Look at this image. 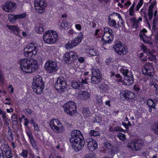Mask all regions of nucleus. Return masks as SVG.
Listing matches in <instances>:
<instances>
[{"label": "nucleus", "instance_id": "f8f14e48", "mask_svg": "<svg viewBox=\"0 0 158 158\" xmlns=\"http://www.w3.org/2000/svg\"><path fill=\"white\" fill-rule=\"evenodd\" d=\"M142 72L144 75H147L150 77H152L154 74V69L153 67L152 63L148 62L146 63L143 69Z\"/></svg>", "mask_w": 158, "mask_h": 158}, {"label": "nucleus", "instance_id": "a18cd8bd", "mask_svg": "<svg viewBox=\"0 0 158 158\" xmlns=\"http://www.w3.org/2000/svg\"><path fill=\"white\" fill-rule=\"evenodd\" d=\"M89 53L92 56H95L97 55V52L96 50L94 49H90L89 50Z\"/></svg>", "mask_w": 158, "mask_h": 158}, {"label": "nucleus", "instance_id": "aec40b11", "mask_svg": "<svg viewBox=\"0 0 158 158\" xmlns=\"http://www.w3.org/2000/svg\"><path fill=\"white\" fill-rule=\"evenodd\" d=\"M27 134L33 147L36 150L38 149L36 142L35 140L34 137L32 133L30 131H27Z\"/></svg>", "mask_w": 158, "mask_h": 158}, {"label": "nucleus", "instance_id": "f3484780", "mask_svg": "<svg viewBox=\"0 0 158 158\" xmlns=\"http://www.w3.org/2000/svg\"><path fill=\"white\" fill-rule=\"evenodd\" d=\"M16 7L15 3L11 1H7L2 6V9L6 12H12Z\"/></svg>", "mask_w": 158, "mask_h": 158}, {"label": "nucleus", "instance_id": "c03bdc74", "mask_svg": "<svg viewBox=\"0 0 158 158\" xmlns=\"http://www.w3.org/2000/svg\"><path fill=\"white\" fill-rule=\"evenodd\" d=\"M4 122V125L6 126H8V127L9 123V122L10 120L9 119L6 117H5L2 118Z\"/></svg>", "mask_w": 158, "mask_h": 158}, {"label": "nucleus", "instance_id": "09e8293b", "mask_svg": "<svg viewBox=\"0 0 158 158\" xmlns=\"http://www.w3.org/2000/svg\"><path fill=\"white\" fill-rule=\"evenodd\" d=\"M148 58L150 61H155L156 57L154 55L151 54L148 57Z\"/></svg>", "mask_w": 158, "mask_h": 158}, {"label": "nucleus", "instance_id": "f03ea898", "mask_svg": "<svg viewBox=\"0 0 158 158\" xmlns=\"http://www.w3.org/2000/svg\"><path fill=\"white\" fill-rule=\"evenodd\" d=\"M32 87L34 92L36 93L39 94L42 92L44 88V84L41 76L37 75L35 77Z\"/></svg>", "mask_w": 158, "mask_h": 158}, {"label": "nucleus", "instance_id": "37998d69", "mask_svg": "<svg viewBox=\"0 0 158 158\" xmlns=\"http://www.w3.org/2000/svg\"><path fill=\"white\" fill-rule=\"evenodd\" d=\"M8 135H9L11 139V140H13L14 136L12 134V130L9 126L8 127Z\"/></svg>", "mask_w": 158, "mask_h": 158}, {"label": "nucleus", "instance_id": "e433bc0d", "mask_svg": "<svg viewBox=\"0 0 158 158\" xmlns=\"http://www.w3.org/2000/svg\"><path fill=\"white\" fill-rule=\"evenodd\" d=\"M89 134L90 136H96L99 135L100 133L98 131L92 130L89 132Z\"/></svg>", "mask_w": 158, "mask_h": 158}, {"label": "nucleus", "instance_id": "a211bd4d", "mask_svg": "<svg viewBox=\"0 0 158 158\" xmlns=\"http://www.w3.org/2000/svg\"><path fill=\"white\" fill-rule=\"evenodd\" d=\"M73 148L76 151H78L83 148L85 144L84 140L71 143Z\"/></svg>", "mask_w": 158, "mask_h": 158}, {"label": "nucleus", "instance_id": "603ef678", "mask_svg": "<svg viewBox=\"0 0 158 158\" xmlns=\"http://www.w3.org/2000/svg\"><path fill=\"white\" fill-rule=\"evenodd\" d=\"M143 4V2H139L135 8L136 11H138Z\"/></svg>", "mask_w": 158, "mask_h": 158}, {"label": "nucleus", "instance_id": "bb28decb", "mask_svg": "<svg viewBox=\"0 0 158 158\" xmlns=\"http://www.w3.org/2000/svg\"><path fill=\"white\" fill-rule=\"evenodd\" d=\"M79 95L81 99L87 100L90 97V94L87 91H84L79 94Z\"/></svg>", "mask_w": 158, "mask_h": 158}, {"label": "nucleus", "instance_id": "ddd939ff", "mask_svg": "<svg viewBox=\"0 0 158 158\" xmlns=\"http://www.w3.org/2000/svg\"><path fill=\"white\" fill-rule=\"evenodd\" d=\"M84 140L83 137L81 132L78 130L73 131L71 133V137L70 139L71 143Z\"/></svg>", "mask_w": 158, "mask_h": 158}, {"label": "nucleus", "instance_id": "4c0bfd02", "mask_svg": "<svg viewBox=\"0 0 158 158\" xmlns=\"http://www.w3.org/2000/svg\"><path fill=\"white\" fill-rule=\"evenodd\" d=\"M117 137L120 140L122 141H124L126 139L125 135L121 133H118Z\"/></svg>", "mask_w": 158, "mask_h": 158}, {"label": "nucleus", "instance_id": "a19ab883", "mask_svg": "<svg viewBox=\"0 0 158 158\" xmlns=\"http://www.w3.org/2000/svg\"><path fill=\"white\" fill-rule=\"evenodd\" d=\"M104 144L106 148L111 149L113 148L111 144L107 142H104Z\"/></svg>", "mask_w": 158, "mask_h": 158}, {"label": "nucleus", "instance_id": "412c9836", "mask_svg": "<svg viewBox=\"0 0 158 158\" xmlns=\"http://www.w3.org/2000/svg\"><path fill=\"white\" fill-rule=\"evenodd\" d=\"M26 16V14L24 13L17 15H10L9 16V19L11 22H14L17 19L24 18Z\"/></svg>", "mask_w": 158, "mask_h": 158}, {"label": "nucleus", "instance_id": "2f4dec72", "mask_svg": "<svg viewBox=\"0 0 158 158\" xmlns=\"http://www.w3.org/2000/svg\"><path fill=\"white\" fill-rule=\"evenodd\" d=\"M120 71L123 75L126 77L131 74V73L126 68H122L120 69Z\"/></svg>", "mask_w": 158, "mask_h": 158}, {"label": "nucleus", "instance_id": "c9c22d12", "mask_svg": "<svg viewBox=\"0 0 158 158\" xmlns=\"http://www.w3.org/2000/svg\"><path fill=\"white\" fill-rule=\"evenodd\" d=\"M108 23L110 27H116V23L115 20L113 19H111V18L109 17L108 18Z\"/></svg>", "mask_w": 158, "mask_h": 158}, {"label": "nucleus", "instance_id": "6e6d98bb", "mask_svg": "<svg viewBox=\"0 0 158 158\" xmlns=\"http://www.w3.org/2000/svg\"><path fill=\"white\" fill-rule=\"evenodd\" d=\"M82 39H81L78 37H77L74 40L77 43V44L80 42H81Z\"/></svg>", "mask_w": 158, "mask_h": 158}, {"label": "nucleus", "instance_id": "4d7b16f0", "mask_svg": "<svg viewBox=\"0 0 158 158\" xmlns=\"http://www.w3.org/2000/svg\"><path fill=\"white\" fill-rule=\"evenodd\" d=\"M79 62L81 63H83L84 62L85 58L83 57H80L78 59Z\"/></svg>", "mask_w": 158, "mask_h": 158}, {"label": "nucleus", "instance_id": "9b49d317", "mask_svg": "<svg viewBox=\"0 0 158 158\" xmlns=\"http://www.w3.org/2000/svg\"><path fill=\"white\" fill-rule=\"evenodd\" d=\"M44 68L45 70L49 73L56 72L58 69L56 63L51 60H48L46 62Z\"/></svg>", "mask_w": 158, "mask_h": 158}, {"label": "nucleus", "instance_id": "8fccbe9b", "mask_svg": "<svg viewBox=\"0 0 158 158\" xmlns=\"http://www.w3.org/2000/svg\"><path fill=\"white\" fill-rule=\"evenodd\" d=\"M114 131H123V130L119 126L114 127Z\"/></svg>", "mask_w": 158, "mask_h": 158}, {"label": "nucleus", "instance_id": "473e14b6", "mask_svg": "<svg viewBox=\"0 0 158 158\" xmlns=\"http://www.w3.org/2000/svg\"><path fill=\"white\" fill-rule=\"evenodd\" d=\"M151 84L155 88V90L158 92V81L155 79H152Z\"/></svg>", "mask_w": 158, "mask_h": 158}, {"label": "nucleus", "instance_id": "69168bd1", "mask_svg": "<svg viewBox=\"0 0 158 158\" xmlns=\"http://www.w3.org/2000/svg\"><path fill=\"white\" fill-rule=\"evenodd\" d=\"M114 14H115L116 16H117V17L120 20H121V21H122V18L119 14L115 13H114Z\"/></svg>", "mask_w": 158, "mask_h": 158}, {"label": "nucleus", "instance_id": "393cba45", "mask_svg": "<svg viewBox=\"0 0 158 158\" xmlns=\"http://www.w3.org/2000/svg\"><path fill=\"white\" fill-rule=\"evenodd\" d=\"M130 21L132 27L134 28H137L138 27V23L139 22L135 18L131 17L129 19Z\"/></svg>", "mask_w": 158, "mask_h": 158}, {"label": "nucleus", "instance_id": "423d86ee", "mask_svg": "<svg viewBox=\"0 0 158 158\" xmlns=\"http://www.w3.org/2000/svg\"><path fill=\"white\" fill-rule=\"evenodd\" d=\"M63 107L65 112L70 116H73L76 112V107L74 102H68Z\"/></svg>", "mask_w": 158, "mask_h": 158}, {"label": "nucleus", "instance_id": "4468645a", "mask_svg": "<svg viewBox=\"0 0 158 158\" xmlns=\"http://www.w3.org/2000/svg\"><path fill=\"white\" fill-rule=\"evenodd\" d=\"M143 146L142 141L140 140H137L129 143L127 147L133 151L140 150Z\"/></svg>", "mask_w": 158, "mask_h": 158}, {"label": "nucleus", "instance_id": "0eeeda50", "mask_svg": "<svg viewBox=\"0 0 158 158\" xmlns=\"http://www.w3.org/2000/svg\"><path fill=\"white\" fill-rule=\"evenodd\" d=\"M92 77L91 83L93 84H97L100 81L102 75L100 70L92 68L91 69Z\"/></svg>", "mask_w": 158, "mask_h": 158}, {"label": "nucleus", "instance_id": "6ab92c4d", "mask_svg": "<svg viewBox=\"0 0 158 158\" xmlns=\"http://www.w3.org/2000/svg\"><path fill=\"white\" fill-rule=\"evenodd\" d=\"M86 141L87 148L91 151H93L97 148L98 145L96 140L89 138L87 139Z\"/></svg>", "mask_w": 158, "mask_h": 158}, {"label": "nucleus", "instance_id": "c756f323", "mask_svg": "<svg viewBox=\"0 0 158 158\" xmlns=\"http://www.w3.org/2000/svg\"><path fill=\"white\" fill-rule=\"evenodd\" d=\"M155 4L153 2L151 3V5L149 6L148 8V16L149 19H151L153 16V8L155 5Z\"/></svg>", "mask_w": 158, "mask_h": 158}, {"label": "nucleus", "instance_id": "39448f33", "mask_svg": "<svg viewBox=\"0 0 158 158\" xmlns=\"http://www.w3.org/2000/svg\"><path fill=\"white\" fill-rule=\"evenodd\" d=\"M58 35L56 32L53 31H48L44 34V41L48 44H52L56 41Z\"/></svg>", "mask_w": 158, "mask_h": 158}, {"label": "nucleus", "instance_id": "338daca9", "mask_svg": "<svg viewBox=\"0 0 158 158\" xmlns=\"http://www.w3.org/2000/svg\"><path fill=\"white\" fill-rule=\"evenodd\" d=\"M131 4L130 1H127L126 3H125L124 4L125 6L126 7V8L127 7L129 6Z\"/></svg>", "mask_w": 158, "mask_h": 158}, {"label": "nucleus", "instance_id": "e2e57ef3", "mask_svg": "<svg viewBox=\"0 0 158 158\" xmlns=\"http://www.w3.org/2000/svg\"><path fill=\"white\" fill-rule=\"evenodd\" d=\"M75 27L78 30H81V26L79 24H76L75 25Z\"/></svg>", "mask_w": 158, "mask_h": 158}, {"label": "nucleus", "instance_id": "7c9ffc66", "mask_svg": "<svg viewBox=\"0 0 158 158\" xmlns=\"http://www.w3.org/2000/svg\"><path fill=\"white\" fill-rule=\"evenodd\" d=\"M82 113L84 116L85 117H88L91 114L90 111L88 108H83Z\"/></svg>", "mask_w": 158, "mask_h": 158}, {"label": "nucleus", "instance_id": "f257e3e1", "mask_svg": "<svg viewBox=\"0 0 158 158\" xmlns=\"http://www.w3.org/2000/svg\"><path fill=\"white\" fill-rule=\"evenodd\" d=\"M20 64L22 71L26 73L33 72L38 68L37 62L34 59H22L20 60Z\"/></svg>", "mask_w": 158, "mask_h": 158}, {"label": "nucleus", "instance_id": "f704fd0d", "mask_svg": "<svg viewBox=\"0 0 158 158\" xmlns=\"http://www.w3.org/2000/svg\"><path fill=\"white\" fill-rule=\"evenodd\" d=\"M151 129L155 134L158 135V123L153 124L152 126Z\"/></svg>", "mask_w": 158, "mask_h": 158}, {"label": "nucleus", "instance_id": "dca6fc26", "mask_svg": "<svg viewBox=\"0 0 158 158\" xmlns=\"http://www.w3.org/2000/svg\"><path fill=\"white\" fill-rule=\"evenodd\" d=\"M114 48L116 53L120 55H124L128 52L126 47L121 44H116L114 46Z\"/></svg>", "mask_w": 158, "mask_h": 158}, {"label": "nucleus", "instance_id": "1a4fd4ad", "mask_svg": "<svg viewBox=\"0 0 158 158\" xmlns=\"http://www.w3.org/2000/svg\"><path fill=\"white\" fill-rule=\"evenodd\" d=\"M78 56L76 52L70 51L64 54V59L67 64H69L78 58Z\"/></svg>", "mask_w": 158, "mask_h": 158}, {"label": "nucleus", "instance_id": "052dcab7", "mask_svg": "<svg viewBox=\"0 0 158 158\" xmlns=\"http://www.w3.org/2000/svg\"><path fill=\"white\" fill-rule=\"evenodd\" d=\"M142 49L144 52H148L149 50L144 45L142 46Z\"/></svg>", "mask_w": 158, "mask_h": 158}, {"label": "nucleus", "instance_id": "20e7f679", "mask_svg": "<svg viewBox=\"0 0 158 158\" xmlns=\"http://www.w3.org/2000/svg\"><path fill=\"white\" fill-rule=\"evenodd\" d=\"M49 125L51 128L57 133H62L64 131V127L57 119H54L51 120L50 122Z\"/></svg>", "mask_w": 158, "mask_h": 158}, {"label": "nucleus", "instance_id": "49530a36", "mask_svg": "<svg viewBox=\"0 0 158 158\" xmlns=\"http://www.w3.org/2000/svg\"><path fill=\"white\" fill-rule=\"evenodd\" d=\"M106 85L104 84L101 85L100 87V91L102 92H105L106 90Z\"/></svg>", "mask_w": 158, "mask_h": 158}, {"label": "nucleus", "instance_id": "680f3d73", "mask_svg": "<svg viewBox=\"0 0 158 158\" xmlns=\"http://www.w3.org/2000/svg\"><path fill=\"white\" fill-rule=\"evenodd\" d=\"M115 77L117 78V79H118V80L119 82H121V80L122 79L121 77L120 76V75L119 74H116L115 75Z\"/></svg>", "mask_w": 158, "mask_h": 158}, {"label": "nucleus", "instance_id": "58836bf2", "mask_svg": "<svg viewBox=\"0 0 158 158\" xmlns=\"http://www.w3.org/2000/svg\"><path fill=\"white\" fill-rule=\"evenodd\" d=\"M135 5V3L134 2L131 6L130 7L129 10V14L131 16H133L134 15V8Z\"/></svg>", "mask_w": 158, "mask_h": 158}, {"label": "nucleus", "instance_id": "72a5a7b5", "mask_svg": "<svg viewBox=\"0 0 158 158\" xmlns=\"http://www.w3.org/2000/svg\"><path fill=\"white\" fill-rule=\"evenodd\" d=\"M147 103L150 108H153L155 109L156 108V103L152 99H149L148 100Z\"/></svg>", "mask_w": 158, "mask_h": 158}, {"label": "nucleus", "instance_id": "5701e85b", "mask_svg": "<svg viewBox=\"0 0 158 158\" xmlns=\"http://www.w3.org/2000/svg\"><path fill=\"white\" fill-rule=\"evenodd\" d=\"M71 86L74 89L78 90L81 89L83 87L81 82L77 81H73L71 83Z\"/></svg>", "mask_w": 158, "mask_h": 158}, {"label": "nucleus", "instance_id": "c85d7f7f", "mask_svg": "<svg viewBox=\"0 0 158 158\" xmlns=\"http://www.w3.org/2000/svg\"><path fill=\"white\" fill-rule=\"evenodd\" d=\"M8 29L14 31L16 35H19V33L20 31V29L17 26H9L8 25Z\"/></svg>", "mask_w": 158, "mask_h": 158}, {"label": "nucleus", "instance_id": "79ce46f5", "mask_svg": "<svg viewBox=\"0 0 158 158\" xmlns=\"http://www.w3.org/2000/svg\"><path fill=\"white\" fill-rule=\"evenodd\" d=\"M102 97L100 96H97L96 97L97 103L99 105L102 104Z\"/></svg>", "mask_w": 158, "mask_h": 158}, {"label": "nucleus", "instance_id": "bf43d9fd", "mask_svg": "<svg viewBox=\"0 0 158 158\" xmlns=\"http://www.w3.org/2000/svg\"><path fill=\"white\" fill-rule=\"evenodd\" d=\"M33 126L34 127V130L35 131H40L39 128L38 126V125L36 123Z\"/></svg>", "mask_w": 158, "mask_h": 158}, {"label": "nucleus", "instance_id": "5fc2aeb1", "mask_svg": "<svg viewBox=\"0 0 158 158\" xmlns=\"http://www.w3.org/2000/svg\"><path fill=\"white\" fill-rule=\"evenodd\" d=\"M112 61V60L111 58H108L106 60L105 62L107 64H109Z\"/></svg>", "mask_w": 158, "mask_h": 158}, {"label": "nucleus", "instance_id": "864d4df0", "mask_svg": "<svg viewBox=\"0 0 158 158\" xmlns=\"http://www.w3.org/2000/svg\"><path fill=\"white\" fill-rule=\"evenodd\" d=\"M68 25V23L66 21H63V22L61 24V26L62 27L64 28V27H67Z\"/></svg>", "mask_w": 158, "mask_h": 158}, {"label": "nucleus", "instance_id": "0e129e2a", "mask_svg": "<svg viewBox=\"0 0 158 158\" xmlns=\"http://www.w3.org/2000/svg\"><path fill=\"white\" fill-rule=\"evenodd\" d=\"M11 119L12 121L14 120H17L16 115L15 114H13L11 117Z\"/></svg>", "mask_w": 158, "mask_h": 158}, {"label": "nucleus", "instance_id": "9d476101", "mask_svg": "<svg viewBox=\"0 0 158 158\" xmlns=\"http://www.w3.org/2000/svg\"><path fill=\"white\" fill-rule=\"evenodd\" d=\"M66 84V82L64 79L59 77L55 82V87L59 92H63L65 89Z\"/></svg>", "mask_w": 158, "mask_h": 158}, {"label": "nucleus", "instance_id": "2eb2a0df", "mask_svg": "<svg viewBox=\"0 0 158 158\" xmlns=\"http://www.w3.org/2000/svg\"><path fill=\"white\" fill-rule=\"evenodd\" d=\"M120 98L122 100L125 99L129 101H132L135 98V95L131 92L127 90H122L120 94Z\"/></svg>", "mask_w": 158, "mask_h": 158}, {"label": "nucleus", "instance_id": "13d9d810", "mask_svg": "<svg viewBox=\"0 0 158 158\" xmlns=\"http://www.w3.org/2000/svg\"><path fill=\"white\" fill-rule=\"evenodd\" d=\"M0 158H5L4 157L3 151L0 147Z\"/></svg>", "mask_w": 158, "mask_h": 158}, {"label": "nucleus", "instance_id": "6e6552de", "mask_svg": "<svg viewBox=\"0 0 158 158\" xmlns=\"http://www.w3.org/2000/svg\"><path fill=\"white\" fill-rule=\"evenodd\" d=\"M34 5L36 13L41 14L44 12L47 4L44 0H35Z\"/></svg>", "mask_w": 158, "mask_h": 158}, {"label": "nucleus", "instance_id": "b1692460", "mask_svg": "<svg viewBox=\"0 0 158 158\" xmlns=\"http://www.w3.org/2000/svg\"><path fill=\"white\" fill-rule=\"evenodd\" d=\"M6 158H12L13 154L11 148L8 146L6 147V148L4 149Z\"/></svg>", "mask_w": 158, "mask_h": 158}, {"label": "nucleus", "instance_id": "774afa93", "mask_svg": "<svg viewBox=\"0 0 158 158\" xmlns=\"http://www.w3.org/2000/svg\"><path fill=\"white\" fill-rule=\"evenodd\" d=\"M110 28L108 27H105L104 28V33H108L107 32L109 31Z\"/></svg>", "mask_w": 158, "mask_h": 158}, {"label": "nucleus", "instance_id": "de8ad7c7", "mask_svg": "<svg viewBox=\"0 0 158 158\" xmlns=\"http://www.w3.org/2000/svg\"><path fill=\"white\" fill-rule=\"evenodd\" d=\"M36 31L37 33L41 34L43 31V29L41 27H37L36 29Z\"/></svg>", "mask_w": 158, "mask_h": 158}, {"label": "nucleus", "instance_id": "cd10ccee", "mask_svg": "<svg viewBox=\"0 0 158 158\" xmlns=\"http://www.w3.org/2000/svg\"><path fill=\"white\" fill-rule=\"evenodd\" d=\"M77 43L74 40L71 42H69L65 45V47L67 50L72 49L77 45Z\"/></svg>", "mask_w": 158, "mask_h": 158}, {"label": "nucleus", "instance_id": "7ed1b4c3", "mask_svg": "<svg viewBox=\"0 0 158 158\" xmlns=\"http://www.w3.org/2000/svg\"><path fill=\"white\" fill-rule=\"evenodd\" d=\"M38 51L37 44L32 42L24 48V54L25 56L31 58L35 56Z\"/></svg>", "mask_w": 158, "mask_h": 158}, {"label": "nucleus", "instance_id": "a878e982", "mask_svg": "<svg viewBox=\"0 0 158 158\" xmlns=\"http://www.w3.org/2000/svg\"><path fill=\"white\" fill-rule=\"evenodd\" d=\"M125 79V83L126 85H131L134 82V78L132 74L126 77Z\"/></svg>", "mask_w": 158, "mask_h": 158}, {"label": "nucleus", "instance_id": "ea45409f", "mask_svg": "<svg viewBox=\"0 0 158 158\" xmlns=\"http://www.w3.org/2000/svg\"><path fill=\"white\" fill-rule=\"evenodd\" d=\"M28 151L26 150H23L22 153L20 154L24 158H26L28 156Z\"/></svg>", "mask_w": 158, "mask_h": 158}, {"label": "nucleus", "instance_id": "3c124183", "mask_svg": "<svg viewBox=\"0 0 158 158\" xmlns=\"http://www.w3.org/2000/svg\"><path fill=\"white\" fill-rule=\"evenodd\" d=\"M95 155L93 153H90L86 155L85 158H94Z\"/></svg>", "mask_w": 158, "mask_h": 158}, {"label": "nucleus", "instance_id": "4be33fe9", "mask_svg": "<svg viewBox=\"0 0 158 158\" xmlns=\"http://www.w3.org/2000/svg\"><path fill=\"white\" fill-rule=\"evenodd\" d=\"M114 38L113 35H110L108 33H104V34L102 38L103 40L106 43H111L112 41Z\"/></svg>", "mask_w": 158, "mask_h": 158}]
</instances>
